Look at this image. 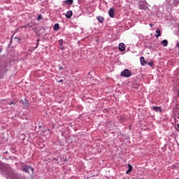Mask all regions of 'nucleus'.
<instances>
[{
    "mask_svg": "<svg viewBox=\"0 0 179 179\" xmlns=\"http://www.w3.org/2000/svg\"><path fill=\"white\" fill-rule=\"evenodd\" d=\"M148 64L150 66H153V62H148Z\"/></svg>",
    "mask_w": 179,
    "mask_h": 179,
    "instance_id": "dca6fc26",
    "label": "nucleus"
},
{
    "mask_svg": "<svg viewBox=\"0 0 179 179\" xmlns=\"http://www.w3.org/2000/svg\"><path fill=\"white\" fill-rule=\"evenodd\" d=\"M22 171H24L25 173H28V174H30V171H31V173H33L34 171V169H33L30 166H23Z\"/></svg>",
    "mask_w": 179,
    "mask_h": 179,
    "instance_id": "f03ea898",
    "label": "nucleus"
},
{
    "mask_svg": "<svg viewBox=\"0 0 179 179\" xmlns=\"http://www.w3.org/2000/svg\"><path fill=\"white\" fill-rule=\"evenodd\" d=\"M64 2L66 5H72V3H73V0H66Z\"/></svg>",
    "mask_w": 179,
    "mask_h": 179,
    "instance_id": "9b49d317",
    "label": "nucleus"
},
{
    "mask_svg": "<svg viewBox=\"0 0 179 179\" xmlns=\"http://www.w3.org/2000/svg\"><path fill=\"white\" fill-rule=\"evenodd\" d=\"M150 27H153L152 24H150Z\"/></svg>",
    "mask_w": 179,
    "mask_h": 179,
    "instance_id": "412c9836",
    "label": "nucleus"
},
{
    "mask_svg": "<svg viewBox=\"0 0 179 179\" xmlns=\"http://www.w3.org/2000/svg\"><path fill=\"white\" fill-rule=\"evenodd\" d=\"M141 179H143V178H141Z\"/></svg>",
    "mask_w": 179,
    "mask_h": 179,
    "instance_id": "393cba45",
    "label": "nucleus"
},
{
    "mask_svg": "<svg viewBox=\"0 0 179 179\" xmlns=\"http://www.w3.org/2000/svg\"><path fill=\"white\" fill-rule=\"evenodd\" d=\"M38 41H40V39L37 40V43H36L37 45H36V47H38Z\"/></svg>",
    "mask_w": 179,
    "mask_h": 179,
    "instance_id": "a211bd4d",
    "label": "nucleus"
},
{
    "mask_svg": "<svg viewBox=\"0 0 179 179\" xmlns=\"http://www.w3.org/2000/svg\"><path fill=\"white\" fill-rule=\"evenodd\" d=\"M176 48H178V50H179V42L177 43Z\"/></svg>",
    "mask_w": 179,
    "mask_h": 179,
    "instance_id": "aec40b11",
    "label": "nucleus"
},
{
    "mask_svg": "<svg viewBox=\"0 0 179 179\" xmlns=\"http://www.w3.org/2000/svg\"><path fill=\"white\" fill-rule=\"evenodd\" d=\"M63 81H64L63 80H60L59 81V83H61V82H63Z\"/></svg>",
    "mask_w": 179,
    "mask_h": 179,
    "instance_id": "4be33fe9",
    "label": "nucleus"
},
{
    "mask_svg": "<svg viewBox=\"0 0 179 179\" xmlns=\"http://www.w3.org/2000/svg\"><path fill=\"white\" fill-rule=\"evenodd\" d=\"M128 166H129V169L128 171H127V174H128L129 173H131V171H132V165L131 164H128Z\"/></svg>",
    "mask_w": 179,
    "mask_h": 179,
    "instance_id": "ddd939ff",
    "label": "nucleus"
},
{
    "mask_svg": "<svg viewBox=\"0 0 179 179\" xmlns=\"http://www.w3.org/2000/svg\"><path fill=\"white\" fill-rule=\"evenodd\" d=\"M63 43H64V40H62V39L59 40V44L60 45H62Z\"/></svg>",
    "mask_w": 179,
    "mask_h": 179,
    "instance_id": "2eb2a0df",
    "label": "nucleus"
},
{
    "mask_svg": "<svg viewBox=\"0 0 179 179\" xmlns=\"http://www.w3.org/2000/svg\"><path fill=\"white\" fill-rule=\"evenodd\" d=\"M156 35H155V36L157 37V38H159V37H160V36H161V34H162V31H160V29H157L156 30Z\"/></svg>",
    "mask_w": 179,
    "mask_h": 179,
    "instance_id": "6e6552de",
    "label": "nucleus"
},
{
    "mask_svg": "<svg viewBox=\"0 0 179 179\" xmlns=\"http://www.w3.org/2000/svg\"><path fill=\"white\" fill-rule=\"evenodd\" d=\"M54 30H55V31H58V30H59V24H55Z\"/></svg>",
    "mask_w": 179,
    "mask_h": 179,
    "instance_id": "f8f14e48",
    "label": "nucleus"
},
{
    "mask_svg": "<svg viewBox=\"0 0 179 179\" xmlns=\"http://www.w3.org/2000/svg\"><path fill=\"white\" fill-rule=\"evenodd\" d=\"M41 19V15L38 16V20H40Z\"/></svg>",
    "mask_w": 179,
    "mask_h": 179,
    "instance_id": "6ab92c4d",
    "label": "nucleus"
},
{
    "mask_svg": "<svg viewBox=\"0 0 179 179\" xmlns=\"http://www.w3.org/2000/svg\"><path fill=\"white\" fill-rule=\"evenodd\" d=\"M0 52H2V49H0Z\"/></svg>",
    "mask_w": 179,
    "mask_h": 179,
    "instance_id": "5701e85b",
    "label": "nucleus"
},
{
    "mask_svg": "<svg viewBox=\"0 0 179 179\" xmlns=\"http://www.w3.org/2000/svg\"><path fill=\"white\" fill-rule=\"evenodd\" d=\"M119 50L120 51H125V44L124 43H120L119 44Z\"/></svg>",
    "mask_w": 179,
    "mask_h": 179,
    "instance_id": "20e7f679",
    "label": "nucleus"
},
{
    "mask_svg": "<svg viewBox=\"0 0 179 179\" xmlns=\"http://www.w3.org/2000/svg\"><path fill=\"white\" fill-rule=\"evenodd\" d=\"M120 75L124 78H131V76H132V72L128 69H125L124 71H122Z\"/></svg>",
    "mask_w": 179,
    "mask_h": 179,
    "instance_id": "f257e3e1",
    "label": "nucleus"
},
{
    "mask_svg": "<svg viewBox=\"0 0 179 179\" xmlns=\"http://www.w3.org/2000/svg\"><path fill=\"white\" fill-rule=\"evenodd\" d=\"M96 19L99 20V22H100V23H103L104 22V17L101 16H98Z\"/></svg>",
    "mask_w": 179,
    "mask_h": 179,
    "instance_id": "1a4fd4ad",
    "label": "nucleus"
},
{
    "mask_svg": "<svg viewBox=\"0 0 179 179\" xmlns=\"http://www.w3.org/2000/svg\"><path fill=\"white\" fill-rule=\"evenodd\" d=\"M30 28V27H31V26H29V24H27L26 26H25V29H27V28Z\"/></svg>",
    "mask_w": 179,
    "mask_h": 179,
    "instance_id": "f3484780",
    "label": "nucleus"
},
{
    "mask_svg": "<svg viewBox=\"0 0 179 179\" xmlns=\"http://www.w3.org/2000/svg\"><path fill=\"white\" fill-rule=\"evenodd\" d=\"M7 104H9V106H12V104H13V105L16 104V102H14V101L7 102Z\"/></svg>",
    "mask_w": 179,
    "mask_h": 179,
    "instance_id": "4468645a",
    "label": "nucleus"
},
{
    "mask_svg": "<svg viewBox=\"0 0 179 179\" xmlns=\"http://www.w3.org/2000/svg\"><path fill=\"white\" fill-rule=\"evenodd\" d=\"M162 44L164 47H167V45H169V41H167V40H164L162 41Z\"/></svg>",
    "mask_w": 179,
    "mask_h": 179,
    "instance_id": "9d476101",
    "label": "nucleus"
},
{
    "mask_svg": "<svg viewBox=\"0 0 179 179\" xmlns=\"http://www.w3.org/2000/svg\"><path fill=\"white\" fill-rule=\"evenodd\" d=\"M72 15H73V13H72V10H69L66 14V17H67V19H71V17H72Z\"/></svg>",
    "mask_w": 179,
    "mask_h": 179,
    "instance_id": "39448f33",
    "label": "nucleus"
},
{
    "mask_svg": "<svg viewBox=\"0 0 179 179\" xmlns=\"http://www.w3.org/2000/svg\"><path fill=\"white\" fill-rule=\"evenodd\" d=\"M59 69H62V67H59Z\"/></svg>",
    "mask_w": 179,
    "mask_h": 179,
    "instance_id": "b1692460",
    "label": "nucleus"
},
{
    "mask_svg": "<svg viewBox=\"0 0 179 179\" xmlns=\"http://www.w3.org/2000/svg\"><path fill=\"white\" fill-rule=\"evenodd\" d=\"M152 109L154 110V111H156L157 113L159 111H162V108L159 106H153Z\"/></svg>",
    "mask_w": 179,
    "mask_h": 179,
    "instance_id": "0eeeda50",
    "label": "nucleus"
},
{
    "mask_svg": "<svg viewBox=\"0 0 179 179\" xmlns=\"http://www.w3.org/2000/svg\"><path fill=\"white\" fill-rule=\"evenodd\" d=\"M140 61H141V65H143V66L148 65V62H146V60H145V57H141L140 58Z\"/></svg>",
    "mask_w": 179,
    "mask_h": 179,
    "instance_id": "7ed1b4c3",
    "label": "nucleus"
},
{
    "mask_svg": "<svg viewBox=\"0 0 179 179\" xmlns=\"http://www.w3.org/2000/svg\"><path fill=\"white\" fill-rule=\"evenodd\" d=\"M114 12H115L114 8H110V10L108 11V15H109L110 17H114Z\"/></svg>",
    "mask_w": 179,
    "mask_h": 179,
    "instance_id": "423d86ee",
    "label": "nucleus"
}]
</instances>
